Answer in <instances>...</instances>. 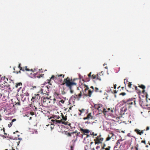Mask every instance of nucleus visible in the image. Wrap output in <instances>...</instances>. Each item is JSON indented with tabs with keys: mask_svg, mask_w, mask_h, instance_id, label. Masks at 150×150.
Masks as SVG:
<instances>
[{
	"mask_svg": "<svg viewBox=\"0 0 150 150\" xmlns=\"http://www.w3.org/2000/svg\"><path fill=\"white\" fill-rule=\"evenodd\" d=\"M131 101H129V102H128V104H131V105H132L133 104V102H131Z\"/></svg>",
	"mask_w": 150,
	"mask_h": 150,
	"instance_id": "obj_38",
	"label": "nucleus"
},
{
	"mask_svg": "<svg viewBox=\"0 0 150 150\" xmlns=\"http://www.w3.org/2000/svg\"><path fill=\"white\" fill-rule=\"evenodd\" d=\"M79 110L80 112V113L79 114V115L80 116L83 113L86 114L88 113L87 110L84 109H79Z\"/></svg>",
	"mask_w": 150,
	"mask_h": 150,
	"instance_id": "obj_12",
	"label": "nucleus"
},
{
	"mask_svg": "<svg viewBox=\"0 0 150 150\" xmlns=\"http://www.w3.org/2000/svg\"><path fill=\"white\" fill-rule=\"evenodd\" d=\"M71 150H73V146H71Z\"/></svg>",
	"mask_w": 150,
	"mask_h": 150,
	"instance_id": "obj_46",
	"label": "nucleus"
},
{
	"mask_svg": "<svg viewBox=\"0 0 150 150\" xmlns=\"http://www.w3.org/2000/svg\"><path fill=\"white\" fill-rule=\"evenodd\" d=\"M88 137H89V135H87L86 137L84 138L83 140V142L85 144H87L89 142V141L88 140Z\"/></svg>",
	"mask_w": 150,
	"mask_h": 150,
	"instance_id": "obj_17",
	"label": "nucleus"
},
{
	"mask_svg": "<svg viewBox=\"0 0 150 150\" xmlns=\"http://www.w3.org/2000/svg\"><path fill=\"white\" fill-rule=\"evenodd\" d=\"M132 98L131 99H129L128 100H123V102L124 103H127L129 102V101H131L132 100Z\"/></svg>",
	"mask_w": 150,
	"mask_h": 150,
	"instance_id": "obj_25",
	"label": "nucleus"
},
{
	"mask_svg": "<svg viewBox=\"0 0 150 150\" xmlns=\"http://www.w3.org/2000/svg\"><path fill=\"white\" fill-rule=\"evenodd\" d=\"M139 87H140L141 88H142V89H144L145 88V86H144V85H141L140 86H139Z\"/></svg>",
	"mask_w": 150,
	"mask_h": 150,
	"instance_id": "obj_29",
	"label": "nucleus"
},
{
	"mask_svg": "<svg viewBox=\"0 0 150 150\" xmlns=\"http://www.w3.org/2000/svg\"><path fill=\"white\" fill-rule=\"evenodd\" d=\"M55 76H54V75H52V77L50 78V79L49 80H48L47 81H48L47 82L48 83H50V81L51 80V79H54V78H55Z\"/></svg>",
	"mask_w": 150,
	"mask_h": 150,
	"instance_id": "obj_24",
	"label": "nucleus"
},
{
	"mask_svg": "<svg viewBox=\"0 0 150 150\" xmlns=\"http://www.w3.org/2000/svg\"><path fill=\"white\" fill-rule=\"evenodd\" d=\"M58 77H60V76H62L63 78H64V75H63V74H60V75H58Z\"/></svg>",
	"mask_w": 150,
	"mask_h": 150,
	"instance_id": "obj_34",
	"label": "nucleus"
},
{
	"mask_svg": "<svg viewBox=\"0 0 150 150\" xmlns=\"http://www.w3.org/2000/svg\"><path fill=\"white\" fill-rule=\"evenodd\" d=\"M21 64L20 63L18 65V68L20 70H22L24 71H30V76L31 78H40L41 77H42L44 75V74H40V72L39 71L37 72V73H34V72L36 71L35 69H34V70L32 69H29L27 67V66L22 67H21ZM15 72H16V73L18 74V73H20L21 71H19L18 72L17 71H15Z\"/></svg>",
	"mask_w": 150,
	"mask_h": 150,
	"instance_id": "obj_1",
	"label": "nucleus"
},
{
	"mask_svg": "<svg viewBox=\"0 0 150 150\" xmlns=\"http://www.w3.org/2000/svg\"><path fill=\"white\" fill-rule=\"evenodd\" d=\"M149 127H146V130H149Z\"/></svg>",
	"mask_w": 150,
	"mask_h": 150,
	"instance_id": "obj_48",
	"label": "nucleus"
},
{
	"mask_svg": "<svg viewBox=\"0 0 150 150\" xmlns=\"http://www.w3.org/2000/svg\"><path fill=\"white\" fill-rule=\"evenodd\" d=\"M103 138H100V136H98L94 140L96 144L102 143L103 141Z\"/></svg>",
	"mask_w": 150,
	"mask_h": 150,
	"instance_id": "obj_9",
	"label": "nucleus"
},
{
	"mask_svg": "<svg viewBox=\"0 0 150 150\" xmlns=\"http://www.w3.org/2000/svg\"><path fill=\"white\" fill-rule=\"evenodd\" d=\"M124 140V139H120L118 140L116 142L117 146H118V145L119 144H120V142H122V141H123Z\"/></svg>",
	"mask_w": 150,
	"mask_h": 150,
	"instance_id": "obj_21",
	"label": "nucleus"
},
{
	"mask_svg": "<svg viewBox=\"0 0 150 150\" xmlns=\"http://www.w3.org/2000/svg\"><path fill=\"white\" fill-rule=\"evenodd\" d=\"M107 74H108H108H109V73H108V71L107 70Z\"/></svg>",
	"mask_w": 150,
	"mask_h": 150,
	"instance_id": "obj_56",
	"label": "nucleus"
},
{
	"mask_svg": "<svg viewBox=\"0 0 150 150\" xmlns=\"http://www.w3.org/2000/svg\"><path fill=\"white\" fill-rule=\"evenodd\" d=\"M43 88L41 89L40 91L38 92V93H39L42 94H45V93L43 91ZM41 100V97L40 96V94L38 93V92H37L36 93H35L34 96H33L31 99V100L33 102H34L35 101L36 102H39Z\"/></svg>",
	"mask_w": 150,
	"mask_h": 150,
	"instance_id": "obj_4",
	"label": "nucleus"
},
{
	"mask_svg": "<svg viewBox=\"0 0 150 150\" xmlns=\"http://www.w3.org/2000/svg\"><path fill=\"white\" fill-rule=\"evenodd\" d=\"M16 120V119H13L11 122L8 124V126L9 127H11L12 125L13 122L15 121Z\"/></svg>",
	"mask_w": 150,
	"mask_h": 150,
	"instance_id": "obj_20",
	"label": "nucleus"
},
{
	"mask_svg": "<svg viewBox=\"0 0 150 150\" xmlns=\"http://www.w3.org/2000/svg\"><path fill=\"white\" fill-rule=\"evenodd\" d=\"M90 135H93V136H96L97 134H94V132H92V133H91L90 134Z\"/></svg>",
	"mask_w": 150,
	"mask_h": 150,
	"instance_id": "obj_32",
	"label": "nucleus"
},
{
	"mask_svg": "<svg viewBox=\"0 0 150 150\" xmlns=\"http://www.w3.org/2000/svg\"><path fill=\"white\" fill-rule=\"evenodd\" d=\"M90 88H92L93 89V90L92 91H93L92 92V93L93 92L94 88H93V86H91L90 87ZM90 90L91 91V90Z\"/></svg>",
	"mask_w": 150,
	"mask_h": 150,
	"instance_id": "obj_42",
	"label": "nucleus"
},
{
	"mask_svg": "<svg viewBox=\"0 0 150 150\" xmlns=\"http://www.w3.org/2000/svg\"><path fill=\"white\" fill-rule=\"evenodd\" d=\"M126 110H127V109H125L124 111L125 112V111H126Z\"/></svg>",
	"mask_w": 150,
	"mask_h": 150,
	"instance_id": "obj_57",
	"label": "nucleus"
},
{
	"mask_svg": "<svg viewBox=\"0 0 150 150\" xmlns=\"http://www.w3.org/2000/svg\"><path fill=\"white\" fill-rule=\"evenodd\" d=\"M64 84L69 89L70 93L72 94L74 92L73 87L76 86L77 83L74 82V79H70L69 77H67L64 79L63 82L62 83L61 85Z\"/></svg>",
	"mask_w": 150,
	"mask_h": 150,
	"instance_id": "obj_2",
	"label": "nucleus"
},
{
	"mask_svg": "<svg viewBox=\"0 0 150 150\" xmlns=\"http://www.w3.org/2000/svg\"><path fill=\"white\" fill-rule=\"evenodd\" d=\"M104 149H105L104 147L106 146V145L105 144H104Z\"/></svg>",
	"mask_w": 150,
	"mask_h": 150,
	"instance_id": "obj_52",
	"label": "nucleus"
},
{
	"mask_svg": "<svg viewBox=\"0 0 150 150\" xmlns=\"http://www.w3.org/2000/svg\"><path fill=\"white\" fill-rule=\"evenodd\" d=\"M129 84L128 85V86L129 87V88H131V86L132 85V84L131 83H129Z\"/></svg>",
	"mask_w": 150,
	"mask_h": 150,
	"instance_id": "obj_44",
	"label": "nucleus"
},
{
	"mask_svg": "<svg viewBox=\"0 0 150 150\" xmlns=\"http://www.w3.org/2000/svg\"><path fill=\"white\" fill-rule=\"evenodd\" d=\"M14 103L15 105L16 106H20L21 105L20 101L18 99H17L16 101Z\"/></svg>",
	"mask_w": 150,
	"mask_h": 150,
	"instance_id": "obj_19",
	"label": "nucleus"
},
{
	"mask_svg": "<svg viewBox=\"0 0 150 150\" xmlns=\"http://www.w3.org/2000/svg\"><path fill=\"white\" fill-rule=\"evenodd\" d=\"M111 91V88H110V87H109V89L108 90V92H110Z\"/></svg>",
	"mask_w": 150,
	"mask_h": 150,
	"instance_id": "obj_40",
	"label": "nucleus"
},
{
	"mask_svg": "<svg viewBox=\"0 0 150 150\" xmlns=\"http://www.w3.org/2000/svg\"><path fill=\"white\" fill-rule=\"evenodd\" d=\"M60 102L62 103H64V101L63 100H61Z\"/></svg>",
	"mask_w": 150,
	"mask_h": 150,
	"instance_id": "obj_41",
	"label": "nucleus"
},
{
	"mask_svg": "<svg viewBox=\"0 0 150 150\" xmlns=\"http://www.w3.org/2000/svg\"><path fill=\"white\" fill-rule=\"evenodd\" d=\"M20 140H21V139H22L21 138H18Z\"/></svg>",
	"mask_w": 150,
	"mask_h": 150,
	"instance_id": "obj_58",
	"label": "nucleus"
},
{
	"mask_svg": "<svg viewBox=\"0 0 150 150\" xmlns=\"http://www.w3.org/2000/svg\"><path fill=\"white\" fill-rule=\"evenodd\" d=\"M84 88H85L84 91L83 90L81 91L80 93L78 95L75 94L74 95V97L75 98H79L83 95H84L86 97H91L92 94V91L90 90H88L89 88L87 85L84 84Z\"/></svg>",
	"mask_w": 150,
	"mask_h": 150,
	"instance_id": "obj_3",
	"label": "nucleus"
},
{
	"mask_svg": "<svg viewBox=\"0 0 150 150\" xmlns=\"http://www.w3.org/2000/svg\"><path fill=\"white\" fill-rule=\"evenodd\" d=\"M111 112H113V110H111Z\"/></svg>",
	"mask_w": 150,
	"mask_h": 150,
	"instance_id": "obj_61",
	"label": "nucleus"
},
{
	"mask_svg": "<svg viewBox=\"0 0 150 150\" xmlns=\"http://www.w3.org/2000/svg\"><path fill=\"white\" fill-rule=\"evenodd\" d=\"M72 134H73V133H72V132L71 133L68 132V133H66V134L68 135V136H69V137L71 136Z\"/></svg>",
	"mask_w": 150,
	"mask_h": 150,
	"instance_id": "obj_30",
	"label": "nucleus"
},
{
	"mask_svg": "<svg viewBox=\"0 0 150 150\" xmlns=\"http://www.w3.org/2000/svg\"><path fill=\"white\" fill-rule=\"evenodd\" d=\"M22 85V83L21 82H20V83H16V88H18V86H20L21 85Z\"/></svg>",
	"mask_w": 150,
	"mask_h": 150,
	"instance_id": "obj_27",
	"label": "nucleus"
},
{
	"mask_svg": "<svg viewBox=\"0 0 150 150\" xmlns=\"http://www.w3.org/2000/svg\"><path fill=\"white\" fill-rule=\"evenodd\" d=\"M126 94V93H125V92H123V93H121L120 94V95H122L123 96H125V95Z\"/></svg>",
	"mask_w": 150,
	"mask_h": 150,
	"instance_id": "obj_35",
	"label": "nucleus"
},
{
	"mask_svg": "<svg viewBox=\"0 0 150 150\" xmlns=\"http://www.w3.org/2000/svg\"><path fill=\"white\" fill-rule=\"evenodd\" d=\"M90 123V122L89 121H86L85 122V123L86 124H89V123Z\"/></svg>",
	"mask_w": 150,
	"mask_h": 150,
	"instance_id": "obj_45",
	"label": "nucleus"
},
{
	"mask_svg": "<svg viewBox=\"0 0 150 150\" xmlns=\"http://www.w3.org/2000/svg\"><path fill=\"white\" fill-rule=\"evenodd\" d=\"M98 110V115L99 116H100V114H101L102 112H103V107L102 105H100Z\"/></svg>",
	"mask_w": 150,
	"mask_h": 150,
	"instance_id": "obj_14",
	"label": "nucleus"
},
{
	"mask_svg": "<svg viewBox=\"0 0 150 150\" xmlns=\"http://www.w3.org/2000/svg\"><path fill=\"white\" fill-rule=\"evenodd\" d=\"M103 149V146H101L100 148V146H98L96 147V150H102ZM92 150H95L94 148H93Z\"/></svg>",
	"mask_w": 150,
	"mask_h": 150,
	"instance_id": "obj_18",
	"label": "nucleus"
},
{
	"mask_svg": "<svg viewBox=\"0 0 150 150\" xmlns=\"http://www.w3.org/2000/svg\"><path fill=\"white\" fill-rule=\"evenodd\" d=\"M95 89H96L95 91L96 92H98V88H96Z\"/></svg>",
	"mask_w": 150,
	"mask_h": 150,
	"instance_id": "obj_43",
	"label": "nucleus"
},
{
	"mask_svg": "<svg viewBox=\"0 0 150 150\" xmlns=\"http://www.w3.org/2000/svg\"><path fill=\"white\" fill-rule=\"evenodd\" d=\"M136 150H138V149L137 147H136Z\"/></svg>",
	"mask_w": 150,
	"mask_h": 150,
	"instance_id": "obj_53",
	"label": "nucleus"
},
{
	"mask_svg": "<svg viewBox=\"0 0 150 150\" xmlns=\"http://www.w3.org/2000/svg\"><path fill=\"white\" fill-rule=\"evenodd\" d=\"M72 106H71H71H70L69 107V110H71V108H72Z\"/></svg>",
	"mask_w": 150,
	"mask_h": 150,
	"instance_id": "obj_50",
	"label": "nucleus"
},
{
	"mask_svg": "<svg viewBox=\"0 0 150 150\" xmlns=\"http://www.w3.org/2000/svg\"><path fill=\"white\" fill-rule=\"evenodd\" d=\"M140 130H139L137 129H136L134 130V131L137 132V134H139L140 135V132H139V131H140Z\"/></svg>",
	"mask_w": 150,
	"mask_h": 150,
	"instance_id": "obj_28",
	"label": "nucleus"
},
{
	"mask_svg": "<svg viewBox=\"0 0 150 150\" xmlns=\"http://www.w3.org/2000/svg\"><path fill=\"white\" fill-rule=\"evenodd\" d=\"M72 133H73V134L74 133H75V134L76 133L77 136H78L79 134H80V132L78 133L76 131H75V132H72Z\"/></svg>",
	"mask_w": 150,
	"mask_h": 150,
	"instance_id": "obj_31",
	"label": "nucleus"
},
{
	"mask_svg": "<svg viewBox=\"0 0 150 150\" xmlns=\"http://www.w3.org/2000/svg\"><path fill=\"white\" fill-rule=\"evenodd\" d=\"M91 72H90L88 75V76L90 77L92 79H98L100 81L101 80V79L102 77H101L100 76L101 75L99 74H96L94 75L93 74L92 75H91Z\"/></svg>",
	"mask_w": 150,
	"mask_h": 150,
	"instance_id": "obj_6",
	"label": "nucleus"
},
{
	"mask_svg": "<svg viewBox=\"0 0 150 150\" xmlns=\"http://www.w3.org/2000/svg\"><path fill=\"white\" fill-rule=\"evenodd\" d=\"M108 110H110V108H108Z\"/></svg>",
	"mask_w": 150,
	"mask_h": 150,
	"instance_id": "obj_62",
	"label": "nucleus"
},
{
	"mask_svg": "<svg viewBox=\"0 0 150 150\" xmlns=\"http://www.w3.org/2000/svg\"><path fill=\"white\" fill-rule=\"evenodd\" d=\"M51 121L53 122V124H59L62 123V124H65L66 125H68L69 126H70L71 125L70 123L68 122H65L64 121L63 122L62 120H52Z\"/></svg>",
	"mask_w": 150,
	"mask_h": 150,
	"instance_id": "obj_7",
	"label": "nucleus"
},
{
	"mask_svg": "<svg viewBox=\"0 0 150 150\" xmlns=\"http://www.w3.org/2000/svg\"><path fill=\"white\" fill-rule=\"evenodd\" d=\"M52 103H53V104L55 103V101L56 100V99L55 98H54L53 99H52Z\"/></svg>",
	"mask_w": 150,
	"mask_h": 150,
	"instance_id": "obj_36",
	"label": "nucleus"
},
{
	"mask_svg": "<svg viewBox=\"0 0 150 150\" xmlns=\"http://www.w3.org/2000/svg\"><path fill=\"white\" fill-rule=\"evenodd\" d=\"M114 135V134L112 133H110L108 137L106 138L105 140L106 141H107L109 140L112 137H113Z\"/></svg>",
	"mask_w": 150,
	"mask_h": 150,
	"instance_id": "obj_16",
	"label": "nucleus"
},
{
	"mask_svg": "<svg viewBox=\"0 0 150 150\" xmlns=\"http://www.w3.org/2000/svg\"><path fill=\"white\" fill-rule=\"evenodd\" d=\"M116 88V87L115 86V88H115H115Z\"/></svg>",
	"mask_w": 150,
	"mask_h": 150,
	"instance_id": "obj_64",
	"label": "nucleus"
},
{
	"mask_svg": "<svg viewBox=\"0 0 150 150\" xmlns=\"http://www.w3.org/2000/svg\"><path fill=\"white\" fill-rule=\"evenodd\" d=\"M122 132L123 133H124L125 132V131H122Z\"/></svg>",
	"mask_w": 150,
	"mask_h": 150,
	"instance_id": "obj_55",
	"label": "nucleus"
},
{
	"mask_svg": "<svg viewBox=\"0 0 150 150\" xmlns=\"http://www.w3.org/2000/svg\"><path fill=\"white\" fill-rule=\"evenodd\" d=\"M5 129L3 127L0 126V136L2 137L5 132Z\"/></svg>",
	"mask_w": 150,
	"mask_h": 150,
	"instance_id": "obj_15",
	"label": "nucleus"
},
{
	"mask_svg": "<svg viewBox=\"0 0 150 150\" xmlns=\"http://www.w3.org/2000/svg\"><path fill=\"white\" fill-rule=\"evenodd\" d=\"M51 98V97H50V98L46 97L43 98L42 102L44 106H47L50 105L52 101V99H50Z\"/></svg>",
	"mask_w": 150,
	"mask_h": 150,
	"instance_id": "obj_5",
	"label": "nucleus"
},
{
	"mask_svg": "<svg viewBox=\"0 0 150 150\" xmlns=\"http://www.w3.org/2000/svg\"><path fill=\"white\" fill-rule=\"evenodd\" d=\"M12 150H15V149H13V148L12 149Z\"/></svg>",
	"mask_w": 150,
	"mask_h": 150,
	"instance_id": "obj_63",
	"label": "nucleus"
},
{
	"mask_svg": "<svg viewBox=\"0 0 150 150\" xmlns=\"http://www.w3.org/2000/svg\"><path fill=\"white\" fill-rule=\"evenodd\" d=\"M144 130H142L141 132H140V135H141L142 134H143L144 133Z\"/></svg>",
	"mask_w": 150,
	"mask_h": 150,
	"instance_id": "obj_33",
	"label": "nucleus"
},
{
	"mask_svg": "<svg viewBox=\"0 0 150 150\" xmlns=\"http://www.w3.org/2000/svg\"><path fill=\"white\" fill-rule=\"evenodd\" d=\"M11 83V82L9 81L8 82H7L6 83H4V87H6L7 89V90H10L11 89L10 88V83Z\"/></svg>",
	"mask_w": 150,
	"mask_h": 150,
	"instance_id": "obj_13",
	"label": "nucleus"
},
{
	"mask_svg": "<svg viewBox=\"0 0 150 150\" xmlns=\"http://www.w3.org/2000/svg\"><path fill=\"white\" fill-rule=\"evenodd\" d=\"M100 104H95L94 105V108L97 110L99 108V106Z\"/></svg>",
	"mask_w": 150,
	"mask_h": 150,
	"instance_id": "obj_26",
	"label": "nucleus"
},
{
	"mask_svg": "<svg viewBox=\"0 0 150 150\" xmlns=\"http://www.w3.org/2000/svg\"><path fill=\"white\" fill-rule=\"evenodd\" d=\"M2 137H3L4 138H6L8 140L10 139L14 140L17 138V137H11L9 134L5 133V132H4V133L3 134V136H2Z\"/></svg>",
	"mask_w": 150,
	"mask_h": 150,
	"instance_id": "obj_8",
	"label": "nucleus"
},
{
	"mask_svg": "<svg viewBox=\"0 0 150 150\" xmlns=\"http://www.w3.org/2000/svg\"><path fill=\"white\" fill-rule=\"evenodd\" d=\"M30 114L32 115H34V112H30Z\"/></svg>",
	"mask_w": 150,
	"mask_h": 150,
	"instance_id": "obj_39",
	"label": "nucleus"
},
{
	"mask_svg": "<svg viewBox=\"0 0 150 150\" xmlns=\"http://www.w3.org/2000/svg\"><path fill=\"white\" fill-rule=\"evenodd\" d=\"M103 110H104V112H107V111L106 110V109H105V108H104Z\"/></svg>",
	"mask_w": 150,
	"mask_h": 150,
	"instance_id": "obj_47",
	"label": "nucleus"
},
{
	"mask_svg": "<svg viewBox=\"0 0 150 150\" xmlns=\"http://www.w3.org/2000/svg\"><path fill=\"white\" fill-rule=\"evenodd\" d=\"M62 120L64 121H66L67 119V116H64L62 114Z\"/></svg>",
	"mask_w": 150,
	"mask_h": 150,
	"instance_id": "obj_23",
	"label": "nucleus"
},
{
	"mask_svg": "<svg viewBox=\"0 0 150 150\" xmlns=\"http://www.w3.org/2000/svg\"><path fill=\"white\" fill-rule=\"evenodd\" d=\"M21 88V87H20L19 88V89H18L19 90H20V89Z\"/></svg>",
	"mask_w": 150,
	"mask_h": 150,
	"instance_id": "obj_59",
	"label": "nucleus"
},
{
	"mask_svg": "<svg viewBox=\"0 0 150 150\" xmlns=\"http://www.w3.org/2000/svg\"><path fill=\"white\" fill-rule=\"evenodd\" d=\"M142 143H144L145 144H146V141H145L143 140L142 141Z\"/></svg>",
	"mask_w": 150,
	"mask_h": 150,
	"instance_id": "obj_49",
	"label": "nucleus"
},
{
	"mask_svg": "<svg viewBox=\"0 0 150 150\" xmlns=\"http://www.w3.org/2000/svg\"><path fill=\"white\" fill-rule=\"evenodd\" d=\"M110 146H109L108 147L105 148V150H110Z\"/></svg>",
	"mask_w": 150,
	"mask_h": 150,
	"instance_id": "obj_37",
	"label": "nucleus"
},
{
	"mask_svg": "<svg viewBox=\"0 0 150 150\" xmlns=\"http://www.w3.org/2000/svg\"><path fill=\"white\" fill-rule=\"evenodd\" d=\"M80 131L81 133L84 134H89L90 132V131L88 129H83L82 128H80Z\"/></svg>",
	"mask_w": 150,
	"mask_h": 150,
	"instance_id": "obj_11",
	"label": "nucleus"
},
{
	"mask_svg": "<svg viewBox=\"0 0 150 150\" xmlns=\"http://www.w3.org/2000/svg\"><path fill=\"white\" fill-rule=\"evenodd\" d=\"M105 69H108V67H105Z\"/></svg>",
	"mask_w": 150,
	"mask_h": 150,
	"instance_id": "obj_54",
	"label": "nucleus"
},
{
	"mask_svg": "<svg viewBox=\"0 0 150 150\" xmlns=\"http://www.w3.org/2000/svg\"><path fill=\"white\" fill-rule=\"evenodd\" d=\"M1 79L2 80L3 79L4 81V83H6L7 82H8V79L7 78H6L5 77H1Z\"/></svg>",
	"mask_w": 150,
	"mask_h": 150,
	"instance_id": "obj_22",
	"label": "nucleus"
},
{
	"mask_svg": "<svg viewBox=\"0 0 150 150\" xmlns=\"http://www.w3.org/2000/svg\"><path fill=\"white\" fill-rule=\"evenodd\" d=\"M146 147H148V145H146Z\"/></svg>",
	"mask_w": 150,
	"mask_h": 150,
	"instance_id": "obj_60",
	"label": "nucleus"
},
{
	"mask_svg": "<svg viewBox=\"0 0 150 150\" xmlns=\"http://www.w3.org/2000/svg\"><path fill=\"white\" fill-rule=\"evenodd\" d=\"M92 114L91 113H88L87 115V116L86 117H84L83 118V119L84 120H88L89 119H93V117L91 115Z\"/></svg>",
	"mask_w": 150,
	"mask_h": 150,
	"instance_id": "obj_10",
	"label": "nucleus"
},
{
	"mask_svg": "<svg viewBox=\"0 0 150 150\" xmlns=\"http://www.w3.org/2000/svg\"><path fill=\"white\" fill-rule=\"evenodd\" d=\"M26 96H28V95H29V93H26Z\"/></svg>",
	"mask_w": 150,
	"mask_h": 150,
	"instance_id": "obj_51",
	"label": "nucleus"
}]
</instances>
